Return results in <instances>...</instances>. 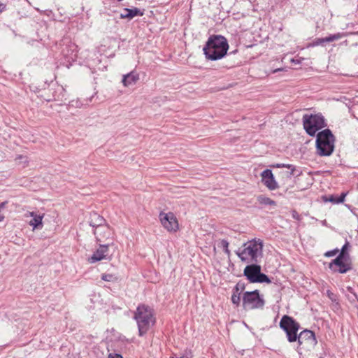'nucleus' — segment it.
I'll return each mask as SVG.
<instances>
[{
	"label": "nucleus",
	"mask_w": 358,
	"mask_h": 358,
	"mask_svg": "<svg viewBox=\"0 0 358 358\" xmlns=\"http://www.w3.org/2000/svg\"><path fill=\"white\" fill-rule=\"evenodd\" d=\"M229 50L227 38L221 35L210 36L203 50L206 58L208 60L215 61L223 58Z\"/></svg>",
	"instance_id": "obj_1"
},
{
	"label": "nucleus",
	"mask_w": 358,
	"mask_h": 358,
	"mask_svg": "<svg viewBox=\"0 0 358 358\" xmlns=\"http://www.w3.org/2000/svg\"><path fill=\"white\" fill-rule=\"evenodd\" d=\"M134 317L137 322L140 336L145 334L156 322L153 309L145 304H140L137 307Z\"/></svg>",
	"instance_id": "obj_2"
},
{
	"label": "nucleus",
	"mask_w": 358,
	"mask_h": 358,
	"mask_svg": "<svg viewBox=\"0 0 358 358\" xmlns=\"http://www.w3.org/2000/svg\"><path fill=\"white\" fill-rule=\"evenodd\" d=\"M263 244L259 240H252L243 244L236 252L241 260L247 264L255 263L262 253Z\"/></svg>",
	"instance_id": "obj_3"
},
{
	"label": "nucleus",
	"mask_w": 358,
	"mask_h": 358,
	"mask_svg": "<svg viewBox=\"0 0 358 358\" xmlns=\"http://www.w3.org/2000/svg\"><path fill=\"white\" fill-rule=\"evenodd\" d=\"M334 136L329 129H325L317 134V151L320 156H329L334 151Z\"/></svg>",
	"instance_id": "obj_4"
},
{
	"label": "nucleus",
	"mask_w": 358,
	"mask_h": 358,
	"mask_svg": "<svg viewBox=\"0 0 358 358\" xmlns=\"http://www.w3.org/2000/svg\"><path fill=\"white\" fill-rule=\"evenodd\" d=\"M303 125L307 134L313 136L318 130L325 127L324 119L320 114H305L303 116Z\"/></svg>",
	"instance_id": "obj_5"
},
{
	"label": "nucleus",
	"mask_w": 358,
	"mask_h": 358,
	"mask_svg": "<svg viewBox=\"0 0 358 358\" xmlns=\"http://www.w3.org/2000/svg\"><path fill=\"white\" fill-rule=\"evenodd\" d=\"M279 326L286 333L287 341L289 343L296 341L297 333L300 329V324L298 322L289 315H283Z\"/></svg>",
	"instance_id": "obj_6"
},
{
	"label": "nucleus",
	"mask_w": 358,
	"mask_h": 358,
	"mask_svg": "<svg viewBox=\"0 0 358 358\" xmlns=\"http://www.w3.org/2000/svg\"><path fill=\"white\" fill-rule=\"evenodd\" d=\"M159 220L161 225L169 233L175 234L180 230L179 221L173 212H160Z\"/></svg>",
	"instance_id": "obj_7"
},
{
	"label": "nucleus",
	"mask_w": 358,
	"mask_h": 358,
	"mask_svg": "<svg viewBox=\"0 0 358 358\" xmlns=\"http://www.w3.org/2000/svg\"><path fill=\"white\" fill-rule=\"evenodd\" d=\"M264 301L259 296V291L246 292L243 296V306L245 310L261 308Z\"/></svg>",
	"instance_id": "obj_8"
},
{
	"label": "nucleus",
	"mask_w": 358,
	"mask_h": 358,
	"mask_svg": "<svg viewBox=\"0 0 358 358\" xmlns=\"http://www.w3.org/2000/svg\"><path fill=\"white\" fill-rule=\"evenodd\" d=\"M296 341L298 343V348H303L317 343L315 333L308 329L301 331L296 336Z\"/></svg>",
	"instance_id": "obj_9"
},
{
	"label": "nucleus",
	"mask_w": 358,
	"mask_h": 358,
	"mask_svg": "<svg viewBox=\"0 0 358 358\" xmlns=\"http://www.w3.org/2000/svg\"><path fill=\"white\" fill-rule=\"evenodd\" d=\"M112 255H109L108 245H99L91 257L87 259L90 264H94L102 260H111Z\"/></svg>",
	"instance_id": "obj_10"
},
{
	"label": "nucleus",
	"mask_w": 358,
	"mask_h": 358,
	"mask_svg": "<svg viewBox=\"0 0 358 358\" xmlns=\"http://www.w3.org/2000/svg\"><path fill=\"white\" fill-rule=\"evenodd\" d=\"M329 268L334 272L345 273L351 269L350 263L345 259V257L338 256L330 264Z\"/></svg>",
	"instance_id": "obj_11"
},
{
	"label": "nucleus",
	"mask_w": 358,
	"mask_h": 358,
	"mask_svg": "<svg viewBox=\"0 0 358 358\" xmlns=\"http://www.w3.org/2000/svg\"><path fill=\"white\" fill-rule=\"evenodd\" d=\"M262 183L269 189L275 190L278 188V185L274 176L270 169H266L261 173Z\"/></svg>",
	"instance_id": "obj_12"
},
{
	"label": "nucleus",
	"mask_w": 358,
	"mask_h": 358,
	"mask_svg": "<svg viewBox=\"0 0 358 358\" xmlns=\"http://www.w3.org/2000/svg\"><path fill=\"white\" fill-rule=\"evenodd\" d=\"M261 271V266L257 264H251L247 266L244 269V275L251 282H255L256 279Z\"/></svg>",
	"instance_id": "obj_13"
},
{
	"label": "nucleus",
	"mask_w": 358,
	"mask_h": 358,
	"mask_svg": "<svg viewBox=\"0 0 358 358\" xmlns=\"http://www.w3.org/2000/svg\"><path fill=\"white\" fill-rule=\"evenodd\" d=\"M25 217H32L33 219L30 220L29 224L33 227V229H42L43 228V219L44 217V214L37 215L35 212H28L25 214Z\"/></svg>",
	"instance_id": "obj_14"
},
{
	"label": "nucleus",
	"mask_w": 358,
	"mask_h": 358,
	"mask_svg": "<svg viewBox=\"0 0 358 358\" xmlns=\"http://www.w3.org/2000/svg\"><path fill=\"white\" fill-rule=\"evenodd\" d=\"M96 240L99 242H102L107 239L110 236V228L108 225H102L96 227L94 231Z\"/></svg>",
	"instance_id": "obj_15"
},
{
	"label": "nucleus",
	"mask_w": 358,
	"mask_h": 358,
	"mask_svg": "<svg viewBox=\"0 0 358 358\" xmlns=\"http://www.w3.org/2000/svg\"><path fill=\"white\" fill-rule=\"evenodd\" d=\"M143 13L140 11V10L137 8H134L132 9L129 8H124L123 10V12L120 15V17L122 19H132L135 16H142Z\"/></svg>",
	"instance_id": "obj_16"
},
{
	"label": "nucleus",
	"mask_w": 358,
	"mask_h": 358,
	"mask_svg": "<svg viewBox=\"0 0 358 358\" xmlns=\"http://www.w3.org/2000/svg\"><path fill=\"white\" fill-rule=\"evenodd\" d=\"M104 222V218L99 214L94 213L91 215L90 224L93 227H95V229L103 225Z\"/></svg>",
	"instance_id": "obj_17"
},
{
	"label": "nucleus",
	"mask_w": 358,
	"mask_h": 358,
	"mask_svg": "<svg viewBox=\"0 0 358 358\" xmlns=\"http://www.w3.org/2000/svg\"><path fill=\"white\" fill-rule=\"evenodd\" d=\"M138 80V75L130 73L124 76L122 79V84L124 86L127 87L133 83H135Z\"/></svg>",
	"instance_id": "obj_18"
},
{
	"label": "nucleus",
	"mask_w": 358,
	"mask_h": 358,
	"mask_svg": "<svg viewBox=\"0 0 358 358\" xmlns=\"http://www.w3.org/2000/svg\"><path fill=\"white\" fill-rule=\"evenodd\" d=\"M257 200L260 205L273 206H276V203L275 201L264 195L258 196Z\"/></svg>",
	"instance_id": "obj_19"
},
{
	"label": "nucleus",
	"mask_w": 358,
	"mask_h": 358,
	"mask_svg": "<svg viewBox=\"0 0 358 358\" xmlns=\"http://www.w3.org/2000/svg\"><path fill=\"white\" fill-rule=\"evenodd\" d=\"M271 167H276V168H282L285 167L289 169H290V172H287V176H291L294 175L295 171V167L292 164H277L275 165H272Z\"/></svg>",
	"instance_id": "obj_20"
},
{
	"label": "nucleus",
	"mask_w": 358,
	"mask_h": 358,
	"mask_svg": "<svg viewBox=\"0 0 358 358\" xmlns=\"http://www.w3.org/2000/svg\"><path fill=\"white\" fill-rule=\"evenodd\" d=\"M255 282H266L269 284L271 281L266 274L262 273L260 271L257 278L255 279Z\"/></svg>",
	"instance_id": "obj_21"
},
{
	"label": "nucleus",
	"mask_w": 358,
	"mask_h": 358,
	"mask_svg": "<svg viewBox=\"0 0 358 358\" xmlns=\"http://www.w3.org/2000/svg\"><path fill=\"white\" fill-rule=\"evenodd\" d=\"M101 279L106 282H114L117 280V278L112 273H103L101 275Z\"/></svg>",
	"instance_id": "obj_22"
},
{
	"label": "nucleus",
	"mask_w": 358,
	"mask_h": 358,
	"mask_svg": "<svg viewBox=\"0 0 358 358\" xmlns=\"http://www.w3.org/2000/svg\"><path fill=\"white\" fill-rule=\"evenodd\" d=\"M343 37V34L341 33H337L336 34L331 35L329 36L323 38L324 42H332L334 41L339 40Z\"/></svg>",
	"instance_id": "obj_23"
},
{
	"label": "nucleus",
	"mask_w": 358,
	"mask_h": 358,
	"mask_svg": "<svg viewBox=\"0 0 358 358\" xmlns=\"http://www.w3.org/2000/svg\"><path fill=\"white\" fill-rule=\"evenodd\" d=\"M343 37V34L341 33H337L336 34L331 35L329 36L323 38L324 42H332L334 41L339 40Z\"/></svg>",
	"instance_id": "obj_24"
},
{
	"label": "nucleus",
	"mask_w": 358,
	"mask_h": 358,
	"mask_svg": "<svg viewBox=\"0 0 358 358\" xmlns=\"http://www.w3.org/2000/svg\"><path fill=\"white\" fill-rule=\"evenodd\" d=\"M346 194V193H342L338 197L331 196L329 201L336 203H343L345 200Z\"/></svg>",
	"instance_id": "obj_25"
},
{
	"label": "nucleus",
	"mask_w": 358,
	"mask_h": 358,
	"mask_svg": "<svg viewBox=\"0 0 358 358\" xmlns=\"http://www.w3.org/2000/svg\"><path fill=\"white\" fill-rule=\"evenodd\" d=\"M219 246L221 247L224 252L227 255H230V251L229 250V242L226 240H222L220 242V244H219Z\"/></svg>",
	"instance_id": "obj_26"
},
{
	"label": "nucleus",
	"mask_w": 358,
	"mask_h": 358,
	"mask_svg": "<svg viewBox=\"0 0 358 358\" xmlns=\"http://www.w3.org/2000/svg\"><path fill=\"white\" fill-rule=\"evenodd\" d=\"M231 301L234 304L238 306L241 301L240 293L234 292L231 296Z\"/></svg>",
	"instance_id": "obj_27"
},
{
	"label": "nucleus",
	"mask_w": 358,
	"mask_h": 358,
	"mask_svg": "<svg viewBox=\"0 0 358 358\" xmlns=\"http://www.w3.org/2000/svg\"><path fill=\"white\" fill-rule=\"evenodd\" d=\"M338 249L327 251V252L324 253V256L327 257L335 256L338 252Z\"/></svg>",
	"instance_id": "obj_28"
},
{
	"label": "nucleus",
	"mask_w": 358,
	"mask_h": 358,
	"mask_svg": "<svg viewBox=\"0 0 358 358\" xmlns=\"http://www.w3.org/2000/svg\"><path fill=\"white\" fill-rule=\"evenodd\" d=\"M348 245H349V243L347 242V243H346L343 246V248H342V249H341V252H340V254H339V255H338V256H341V257H345V252H346V250H347V249H348Z\"/></svg>",
	"instance_id": "obj_29"
},
{
	"label": "nucleus",
	"mask_w": 358,
	"mask_h": 358,
	"mask_svg": "<svg viewBox=\"0 0 358 358\" xmlns=\"http://www.w3.org/2000/svg\"><path fill=\"white\" fill-rule=\"evenodd\" d=\"M324 43V41L323 38H315L313 41V44L315 45H322Z\"/></svg>",
	"instance_id": "obj_30"
},
{
	"label": "nucleus",
	"mask_w": 358,
	"mask_h": 358,
	"mask_svg": "<svg viewBox=\"0 0 358 358\" xmlns=\"http://www.w3.org/2000/svg\"><path fill=\"white\" fill-rule=\"evenodd\" d=\"M244 289V285L241 283H237L235 286V291L234 292L239 293V291H241Z\"/></svg>",
	"instance_id": "obj_31"
},
{
	"label": "nucleus",
	"mask_w": 358,
	"mask_h": 358,
	"mask_svg": "<svg viewBox=\"0 0 358 358\" xmlns=\"http://www.w3.org/2000/svg\"><path fill=\"white\" fill-rule=\"evenodd\" d=\"M108 358H123L122 356L120 354L116 353H110L108 356Z\"/></svg>",
	"instance_id": "obj_32"
},
{
	"label": "nucleus",
	"mask_w": 358,
	"mask_h": 358,
	"mask_svg": "<svg viewBox=\"0 0 358 358\" xmlns=\"http://www.w3.org/2000/svg\"><path fill=\"white\" fill-rule=\"evenodd\" d=\"M18 159H24V162H28L27 161V157L26 156H23V155H18L16 158H15V160H18Z\"/></svg>",
	"instance_id": "obj_33"
},
{
	"label": "nucleus",
	"mask_w": 358,
	"mask_h": 358,
	"mask_svg": "<svg viewBox=\"0 0 358 358\" xmlns=\"http://www.w3.org/2000/svg\"><path fill=\"white\" fill-rule=\"evenodd\" d=\"M6 10V5L1 2H0V13Z\"/></svg>",
	"instance_id": "obj_34"
}]
</instances>
